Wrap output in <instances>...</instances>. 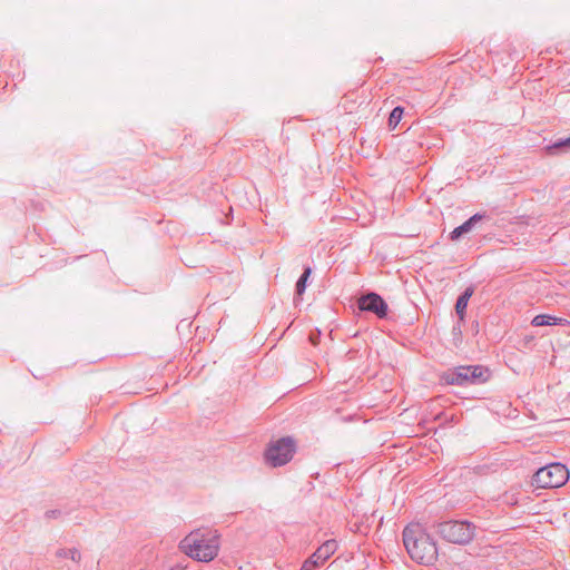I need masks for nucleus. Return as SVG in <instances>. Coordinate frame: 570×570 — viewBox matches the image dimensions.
Listing matches in <instances>:
<instances>
[{"mask_svg":"<svg viewBox=\"0 0 570 570\" xmlns=\"http://www.w3.org/2000/svg\"><path fill=\"white\" fill-rule=\"evenodd\" d=\"M403 543L411 559L417 563L431 564L438 558L434 539L420 523H410L404 528Z\"/></svg>","mask_w":570,"mask_h":570,"instance_id":"1","label":"nucleus"},{"mask_svg":"<svg viewBox=\"0 0 570 570\" xmlns=\"http://www.w3.org/2000/svg\"><path fill=\"white\" fill-rule=\"evenodd\" d=\"M180 548L190 558L208 562L218 554V535L212 529L200 528L186 535L180 542Z\"/></svg>","mask_w":570,"mask_h":570,"instance_id":"2","label":"nucleus"},{"mask_svg":"<svg viewBox=\"0 0 570 570\" xmlns=\"http://www.w3.org/2000/svg\"><path fill=\"white\" fill-rule=\"evenodd\" d=\"M436 532L448 542L468 544L475 535V525L469 521L449 520L436 524Z\"/></svg>","mask_w":570,"mask_h":570,"instance_id":"3","label":"nucleus"},{"mask_svg":"<svg viewBox=\"0 0 570 570\" xmlns=\"http://www.w3.org/2000/svg\"><path fill=\"white\" fill-rule=\"evenodd\" d=\"M569 480V470L562 463L556 462L540 468L532 478V485L539 489L560 488Z\"/></svg>","mask_w":570,"mask_h":570,"instance_id":"4","label":"nucleus"},{"mask_svg":"<svg viewBox=\"0 0 570 570\" xmlns=\"http://www.w3.org/2000/svg\"><path fill=\"white\" fill-rule=\"evenodd\" d=\"M295 453V442L292 438H281L275 442H271L265 451L266 462L276 468L288 463Z\"/></svg>","mask_w":570,"mask_h":570,"instance_id":"5","label":"nucleus"},{"mask_svg":"<svg viewBox=\"0 0 570 570\" xmlns=\"http://www.w3.org/2000/svg\"><path fill=\"white\" fill-rule=\"evenodd\" d=\"M357 306L361 311L374 313L379 318H384L387 315V304L376 293L362 295L357 301Z\"/></svg>","mask_w":570,"mask_h":570,"instance_id":"6","label":"nucleus"},{"mask_svg":"<svg viewBox=\"0 0 570 570\" xmlns=\"http://www.w3.org/2000/svg\"><path fill=\"white\" fill-rule=\"evenodd\" d=\"M468 372H469V367L458 366V367L444 373L443 380L449 385H459V386L468 385L469 384Z\"/></svg>","mask_w":570,"mask_h":570,"instance_id":"7","label":"nucleus"},{"mask_svg":"<svg viewBox=\"0 0 570 570\" xmlns=\"http://www.w3.org/2000/svg\"><path fill=\"white\" fill-rule=\"evenodd\" d=\"M338 544L336 540H326L322 546L317 548V550L312 554V557L317 560V563H320V566H322L335 553Z\"/></svg>","mask_w":570,"mask_h":570,"instance_id":"8","label":"nucleus"},{"mask_svg":"<svg viewBox=\"0 0 570 570\" xmlns=\"http://www.w3.org/2000/svg\"><path fill=\"white\" fill-rule=\"evenodd\" d=\"M485 217L484 214H480V213H476L474 215H472L468 220H465L463 224H461L460 226L455 227L451 234H450V239L451 240H456L459 239L463 234H466L472 230V228L479 223L481 222L483 218Z\"/></svg>","mask_w":570,"mask_h":570,"instance_id":"9","label":"nucleus"},{"mask_svg":"<svg viewBox=\"0 0 570 570\" xmlns=\"http://www.w3.org/2000/svg\"><path fill=\"white\" fill-rule=\"evenodd\" d=\"M469 384L483 383L489 379V371L481 365H468Z\"/></svg>","mask_w":570,"mask_h":570,"instance_id":"10","label":"nucleus"},{"mask_svg":"<svg viewBox=\"0 0 570 570\" xmlns=\"http://www.w3.org/2000/svg\"><path fill=\"white\" fill-rule=\"evenodd\" d=\"M472 295H473V288L470 286V287H466L465 291L456 299L455 312L461 322L464 320L468 303Z\"/></svg>","mask_w":570,"mask_h":570,"instance_id":"11","label":"nucleus"},{"mask_svg":"<svg viewBox=\"0 0 570 570\" xmlns=\"http://www.w3.org/2000/svg\"><path fill=\"white\" fill-rule=\"evenodd\" d=\"M56 556L58 558H69L73 562H77V563L80 562V560H81V553H80V551L77 548L59 549L56 552Z\"/></svg>","mask_w":570,"mask_h":570,"instance_id":"12","label":"nucleus"},{"mask_svg":"<svg viewBox=\"0 0 570 570\" xmlns=\"http://www.w3.org/2000/svg\"><path fill=\"white\" fill-rule=\"evenodd\" d=\"M311 273H312L311 267L307 266L304 268L303 274L301 275V277L298 278V281L296 283V294L297 295H302L305 292L306 283H307V279H308Z\"/></svg>","mask_w":570,"mask_h":570,"instance_id":"13","label":"nucleus"},{"mask_svg":"<svg viewBox=\"0 0 570 570\" xmlns=\"http://www.w3.org/2000/svg\"><path fill=\"white\" fill-rule=\"evenodd\" d=\"M563 148H570V137L560 138L553 144L547 146V150L549 151V154H556L557 151Z\"/></svg>","mask_w":570,"mask_h":570,"instance_id":"14","label":"nucleus"},{"mask_svg":"<svg viewBox=\"0 0 570 570\" xmlns=\"http://www.w3.org/2000/svg\"><path fill=\"white\" fill-rule=\"evenodd\" d=\"M403 112H404V109L400 106L395 107L391 111L390 117H389V126L391 128H395L399 125V122L402 119Z\"/></svg>","mask_w":570,"mask_h":570,"instance_id":"15","label":"nucleus"},{"mask_svg":"<svg viewBox=\"0 0 570 570\" xmlns=\"http://www.w3.org/2000/svg\"><path fill=\"white\" fill-rule=\"evenodd\" d=\"M531 325L534 327L551 325V315H548V314L535 315L531 321Z\"/></svg>","mask_w":570,"mask_h":570,"instance_id":"16","label":"nucleus"},{"mask_svg":"<svg viewBox=\"0 0 570 570\" xmlns=\"http://www.w3.org/2000/svg\"><path fill=\"white\" fill-rule=\"evenodd\" d=\"M321 567L320 563H317V560L314 559L312 556L303 563L301 570H315L316 568Z\"/></svg>","mask_w":570,"mask_h":570,"instance_id":"17","label":"nucleus"},{"mask_svg":"<svg viewBox=\"0 0 570 570\" xmlns=\"http://www.w3.org/2000/svg\"><path fill=\"white\" fill-rule=\"evenodd\" d=\"M321 567L320 563H317V560L314 559L312 556L303 563L301 570H315L316 568Z\"/></svg>","mask_w":570,"mask_h":570,"instance_id":"18","label":"nucleus"},{"mask_svg":"<svg viewBox=\"0 0 570 570\" xmlns=\"http://www.w3.org/2000/svg\"><path fill=\"white\" fill-rule=\"evenodd\" d=\"M551 325L569 326L570 321L563 317H557L551 315Z\"/></svg>","mask_w":570,"mask_h":570,"instance_id":"19","label":"nucleus"},{"mask_svg":"<svg viewBox=\"0 0 570 570\" xmlns=\"http://www.w3.org/2000/svg\"><path fill=\"white\" fill-rule=\"evenodd\" d=\"M60 514H61V511H60V510L55 509V510H48V511H46L45 517H46L47 519H56V518H58Z\"/></svg>","mask_w":570,"mask_h":570,"instance_id":"20","label":"nucleus"},{"mask_svg":"<svg viewBox=\"0 0 570 570\" xmlns=\"http://www.w3.org/2000/svg\"><path fill=\"white\" fill-rule=\"evenodd\" d=\"M453 333L454 334H460L461 333V324L458 323L456 325L453 326Z\"/></svg>","mask_w":570,"mask_h":570,"instance_id":"21","label":"nucleus"},{"mask_svg":"<svg viewBox=\"0 0 570 570\" xmlns=\"http://www.w3.org/2000/svg\"><path fill=\"white\" fill-rule=\"evenodd\" d=\"M139 570H148V569H139Z\"/></svg>","mask_w":570,"mask_h":570,"instance_id":"22","label":"nucleus"}]
</instances>
